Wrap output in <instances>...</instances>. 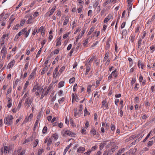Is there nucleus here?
Segmentation results:
<instances>
[{
	"label": "nucleus",
	"mask_w": 155,
	"mask_h": 155,
	"mask_svg": "<svg viewBox=\"0 0 155 155\" xmlns=\"http://www.w3.org/2000/svg\"><path fill=\"white\" fill-rule=\"evenodd\" d=\"M61 134L64 137H66L67 135L72 137H75L76 136L75 134L69 130H65L64 129L61 131Z\"/></svg>",
	"instance_id": "f257e3e1"
},
{
	"label": "nucleus",
	"mask_w": 155,
	"mask_h": 155,
	"mask_svg": "<svg viewBox=\"0 0 155 155\" xmlns=\"http://www.w3.org/2000/svg\"><path fill=\"white\" fill-rule=\"evenodd\" d=\"M13 116L11 115H8L5 117L4 122L5 124L10 126L13 123L12 120L13 119Z\"/></svg>",
	"instance_id": "f03ea898"
},
{
	"label": "nucleus",
	"mask_w": 155,
	"mask_h": 155,
	"mask_svg": "<svg viewBox=\"0 0 155 155\" xmlns=\"http://www.w3.org/2000/svg\"><path fill=\"white\" fill-rule=\"evenodd\" d=\"M101 104V108H103L104 110L109 109L108 102L107 101V99L106 98L102 101Z\"/></svg>",
	"instance_id": "7ed1b4c3"
},
{
	"label": "nucleus",
	"mask_w": 155,
	"mask_h": 155,
	"mask_svg": "<svg viewBox=\"0 0 155 155\" xmlns=\"http://www.w3.org/2000/svg\"><path fill=\"white\" fill-rule=\"evenodd\" d=\"M32 100L29 97H27L25 99V105L27 109H28L29 108L32 102Z\"/></svg>",
	"instance_id": "20e7f679"
},
{
	"label": "nucleus",
	"mask_w": 155,
	"mask_h": 155,
	"mask_svg": "<svg viewBox=\"0 0 155 155\" xmlns=\"http://www.w3.org/2000/svg\"><path fill=\"white\" fill-rule=\"evenodd\" d=\"M1 52L3 54L2 59H5L7 53V49L6 48L5 46L3 47Z\"/></svg>",
	"instance_id": "39448f33"
},
{
	"label": "nucleus",
	"mask_w": 155,
	"mask_h": 155,
	"mask_svg": "<svg viewBox=\"0 0 155 155\" xmlns=\"http://www.w3.org/2000/svg\"><path fill=\"white\" fill-rule=\"evenodd\" d=\"M104 142L105 145V147L107 148L110 147L114 143V142L112 141H104Z\"/></svg>",
	"instance_id": "423d86ee"
},
{
	"label": "nucleus",
	"mask_w": 155,
	"mask_h": 155,
	"mask_svg": "<svg viewBox=\"0 0 155 155\" xmlns=\"http://www.w3.org/2000/svg\"><path fill=\"white\" fill-rule=\"evenodd\" d=\"M56 6H54L49 12L45 14V15L50 16L52 15L56 10Z\"/></svg>",
	"instance_id": "0eeeda50"
},
{
	"label": "nucleus",
	"mask_w": 155,
	"mask_h": 155,
	"mask_svg": "<svg viewBox=\"0 0 155 155\" xmlns=\"http://www.w3.org/2000/svg\"><path fill=\"white\" fill-rule=\"evenodd\" d=\"M155 142V137H152L149 141L148 142L147 144V146L148 147L152 146Z\"/></svg>",
	"instance_id": "6e6552de"
},
{
	"label": "nucleus",
	"mask_w": 155,
	"mask_h": 155,
	"mask_svg": "<svg viewBox=\"0 0 155 155\" xmlns=\"http://www.w3.org/2000/svg\"><path fill=\"white\" fill-rule=\"evenodd\" d=\"M9 34H5L3 35L2 37L0 39V44L1 45H4L5 43V41H4V39L6 37H8L9 36Z\"/></svg>",
	"instance_id": "1a4fd4ad"
},
{
	"label": "nucleus",
	"mask_w": 155,
	"mask_h": 155,
	"mask_svg": "<svg viewBox=\"0 0 155 155\" xmlns=\"http://www.w3.org/2000/svg\"><path fill=\"white\" fill-rule=\"evenodd\" d=\"M36 70L35 69L32 72L31 74L29 76L28 80H30L31 79H33L34 78V76L36 74Z\"/></svg>",
	"instance_id": "9d476101"
},
{
	"label": "nucleus",
	"mask_w": 155,
	"mask_h": 155,
	"mask_svg": "<svg viewBox=\"0 0 155 155\" xmlns=\"http://www.w3.org/2000/svg\"><path fill=\"white\" fill-rule=\"evenodd\" d=\"M15 61L14 60H11L10 62H9L7 66V68L8 69H10L12 68L15 64Z\"/></svg>",
	"instance_id": "9b49d317"
},
{
	"label": "nucleus",
	"mask_w": 155,
	"mask_h": 155,
	"mask_svg": "<svg viewBox=\"0 0 155 155\" xmlns=\"http://www.w3.org/2000/svg\"><path fill=\"white\" fill-rule=\"evenodd\" d=\"M82 113L77 112V108H75L74 109V116L76 117H78L80 116Z\"/></svg>",
	"instance_id": "f8f14e48"
},
{
	"label": "nucleus",
	"mask_w": 155,
	"mask_h": 155,
	"mask_svg": "<svg viewBox=\"0 0 155 155\" xmlns=\"http://www.w3.org/2000/svg\"><path fill=\"white\" fill-rule=\"evenodd\" d=\"M112 18V16L111 15H108L104 19V22L107 23Z\"/></svg>",
	"instance_id": "ddd939ff"
},
{
	"label": "nucleus",
	"mask_w": 155,
	"mask_h": 155,
	"mask_svg": "<svg viewBox=\"0 0 155 155\" xmlns=\"http://www.w3.org/2000/svg\"><path fill=\"white\" fill-rule=\"evenodd\" d=\"M7 103V107L8 108L11 107L12 105V99L11 98L8 97V98Z\"/></svg>",
	"instance_id": "4468645a"
},
{
	"label": "nucleus",
	"mask_w": 155,
	"mask_h": 155,
	"mask_svg": "<svg viewBox=\"0 0 155 155\" xmlns=\"http://www.w3.org/2000/svg\"><path fill=\"white\" fill-rule=\"evenodd\" d=\"M111 74L112 76L115 78H117L118 75V71H117V69H115L114 71L112 72Z\"/></svg>",
	"instance_id": "2eb2a0df"
},
{
	"label": "nucleus",
	"mask_w": 155,
	"mask_h": 155,
	"mask_svg": "<svg viewBox=\"0 0 155 155\" xmlns=\"http://www.w3.org/2000/svg\"><path fill=\"white\" fill-rule=\"evenodd\" d=\"M90 132L91 135V136H94L96 134V131L94 127H92L91 128V130L90 131Z\"/></svg>",
	"instance_id": "dca6fc26"
},
{
	"label": "nucleus",
	"mask_w": 155,
	"mask_h": 155,
	"mask_svg": "<svg viewBox=\"0 0 155 155\" xmlns=\"http://www.w3.org/2000/svg\"><path fill=\"white\" fill-rule=\"evenodd\" d=\"M65 66H62L59 70L58 73L56 75V76L57 77V76L58 75H60L64 71L65 69Z\"/></svg>",
	"instance_id": "f3484780"
},
{
	"label": "nucleus",
	"mask_w": 155,
	"mask_h": 155,
	"mask_svg": "<svg viewBox=\"0 0 155 155\" xmlns=\"http://www.w3.org/2000/svg\"><path fill=\"white\" fill-rule=\"evenodd\" d=\"M28 19L26 21L27 24H31L32 23V16L31 15H28Z\"/></svg>",
	"instance_id": "a211bd4d"
},
{
	"label": "nucleus",
	"mask_w": 155,
	"mask_h": 155,
	"mask_svg": "<svg viewBox=\"0 0 155 155\" xmlns=\"http://www.w3.org/2000/svg\"><path fill=\"white\" fill-rule=\"evenodd\" d=\"M61 37L60 36L59 38L57 39V42L56 44V46H59L61 45Z\"/></svg>",
	"instance_id": "6ab92c4d"
},
{
	"label": "nucleus",
	"mask_w": 155,
	"mask_h": 155,
	"mask_svg": "<svg viewBox=\"0 0 155 155\" xmlns=\"http://www.w3.org/2000/svg\"><path fill=\"white\" fill-rule=\"evenodd\" d=\"M35 86V87L36 90L37 91H41L43 89L42 87L41 86H39L38 83H37Z\"/></svg>",
	"instance_id": "aec40b11"
},
{
	"label": "nucleus",
	"mask_w": 155,
	"mask_h": 155,
	"mask_svg": "<svg viewBox=\"0 0 155 155\" xmlns=\"http://www.w3.org/2000/svg\"><path fill=\"white\" fill-rule=\"evenodd\" d=\"M69 21V18L67 17H66L65 18L64 20V22L63 23V25L64 26H65L67 25V24L68 23Z\"/></svg>",
	"instance_id": "412c9836"
},
{
	"label": "nucleus",
	"mask_w": 155,
	"mask_h": 155,
	"mask_svg": "<svg viewBox=\"0 0 155 155\" xmlns=\"http://www.w3.org/2000/svg\"><path fill=\"white\" fill-rule=\"evenodd\" d=\"M125 148H123L121 149H120L118 151L117 153L115 155H121V154L124 152L125 151Z\"/></svg>",
	"instance_id": "4be33fe9"
},
{
	"label": "nucleus",
	"mask_w": 155,
	"mask_h": 155,
	"mask_svg": "<svg viewBox=\"0 0 155 155\" xmlns=\"http://www.w3.org/2000/svg\"><path fill=\"white\" fill-rule=\"evenodd\" d=\"M59 66H57L55 68V70H54V71L53 72V77L54 78L56 77V76H55V75L57 73L58 71V68H59Z\"/></svg>",
	"instance_id": "5701e85b"
},
{
	"label": "nucleus",
	"mask_w": 155,
	"mask_h": 155,
	"mask_svg": "<svg viewBox=\"0 0 155 155\" xmlns=\"http://www.w3.org/2000/svg\"><path fill=\"white\" fill-rule=\"evenodd\" d=\"M23 34L25 35V38H27L29 35L27 32V28H25L23 29Z\"/></svg>",
	"instance_id": "b1692460"
},
{
	"label": "nucleus",
	"mask_w": 155,
	"mask_h": 155,
	"mask_svg": "<svg viewBox=\"0 0 155 155\" xmlns=\"http://www.w3.org/2000/svg\"><path fill=\"white\" fill-rule=\"evenodd\" d=\"M86 66V71L89 72L91 69V65L90 64H88L87 63L85 64Z\"/></svg>",
	"instance_id": "393cba45"
},
{
	"label": "nucleus",
	"mask_w": 155,
	"mask_h": 155,
	"mask_svg": "<svg viewBox=\"0 0 155 155\" xmlns=\"http://www.w3.org/2000/svg\"><path fill=\"white\" fill-rule=\"evenodd\" d=\"M71 145L72 144L71 143L70 144L67 146L64 149V152L63 153L64 155L66 154V153L67 152L70 147L71 146Z\"/></svg>",
	"instance_id": "a878e982"
},
{
	"label": "nucleus",
	"mask_w": 155,
	"mask_h": 155,
	"mask_svg": "<svg viewBox=\"0 0 155 155\" xmlns=\"http://www.w3.org/2000/svg\"><path fill=\"white\" fill-rule=\"evenodd\" d=\"M58 135L57 133H56L55 134H53L52 136L51 137L53 139H54V140L55 141L56 140L58 139Z\"/></svg>",
	"instance_id": "bb28decb"
},
{
	"label": "nucleus",
	"mask_w": 155,
	"mask_h": 155,
	"mask_svg": "<svg viewBox=\"0 0 155 155\" xmlns=\"http://www.w3.org/2000/svg\"><path fill=\"white\" fill-rule=\"evenodd\" d=\"M109 53L108 52H107L106 53L105 56L103 60V61H105L108 59V58L109 57Z\"/></svg>",
	"instance_id": "cd10ccee"
},
{
	"label": "nucleus",
	"mask_w": 155,
	"mask_h": 155,
	"mask_svg": "<svg viewBox=\"0 0 155 155\" xmlns=\"http://www.w3.org/2000/svg\"><path fill=\"white\" fill-rule=\"evenodd\" d=\"M117 147L116 145H115V144L114 143V144L112 146L110 150L112 152V153H113L114 152L115 149L117 148Z\"/></svg>",
	"instance_id": "c85d7f7f"
},
{
	"label": "nucleus",
	"mask_w": 155,
	"mask_h": 155,
	"mask_svg": "<svg viewBox=\"0 0 155 155\" xmlns=\"http://www.w3.org/2000/svg\"><path fill=\"white\" fill-rule=\"evenodd\" d=\"M85 150V148L84 147H80L77 150V152L78 153H80L81 151H84Z\"/></svg>",
	"instance_id": "c756f323"
},
{
	"label": "nucleus",
	"mask_w": 155,
	"mask_h": 155,
	"mask_svg": "<svg viewBox=\"0 0 155 155\" xmlns=\"http://www.w3.org/2000/svg\"><path fill=\"white\" fill-rule=\"evenodd\" d=\"M64 81H61L59 82L58 84V87L60 88L63 87L64 85Z\"/></svg>",
	"instance_id": "7c9ffc66"
},
{
	"label": "nucleus",
	"mask_w": 155,
	"mask_h": 155,
	"mask_svg": "<svg viewBox=\"0 0 155 155\" xmlns=\"http://www.w3.org/2000/svg\"><path fill=\"white\" fill-rule=\"evenodd\" d=\"M135 37V35H131L129 39L130 40V41L132 43H133L134 41V38Z\"/></svg>",
	"instance_id": "2f4dec72"
},
{
	"label": "nucleus",
	"mask_w": 155,
	"mask_h": 155,
	"mask_svg": "<svg viewBox=\"0 0 155 155\" xmlns=\"http://www.w3.org/2000/svg\"><path fill=\"white\" fill-rule=\"evenodd\" d=\"M96 33H97V34L96 35V37H97L100 35V32L99 31H96L94 33V34L92 35L91 37L92 38V37H94V36L95 35V34H96Z\"/></svg>",
	"instance_id": "473e14b6"
},
{
	"label": "nucleus",
	"mask_w": 155,
	"mask_h": 155,
	"mask_svg": "<svg viewBox=\"0 0 155 155\" xmlns=\"http://www.w3.org/2000/svg\"><path fill=\"white\" fill-rule=\"evenodd\" d=\"M34 139L33 137V136H31L29 138H28L27 139H26L25 140V143H26L29 141H32Z\"/></svg>",
	"instance_id": "72a5a7b5"
},
{
	"label": "nucleus",
	"mask_w": 155,
	"mask_h": 155,
	"mask_svg": "<svg viewBox=\"0 0 155 155\" xmlns=\"http://www.w3.org/2000/svg\"><path fill=\"white\" fill-rule=\"evenodd\" d=\"M94 28H95L94 27H91V28H90V31L88 33L87 35H90L94 31Z\"/></svg>",
	"instance_id": "f704fd0d"
},
{
	"label": "nucleus",
	"mask_w": 155,
	"mask_h": 155,
	"mask_svg": "<svg viewBox=\"0 0 155 155\" xmlns=\"http://www.w3.org/2000/svg\"><path fill=\"white\" fill-rule=\"evenodd\" d=\"M29 81H27L26 82V83L25 84L24 87L23 88V90H24V91H25L26 89L28 87V86L29 85Z\"/></svg>",
	"instance_id": "c9c22d12"
},
{
	"label": "nucleus",
	"mask_w": 155,
	"mask_h": 155,
	"mask_svg": "<svg viewBox=\"0 0 155 155\" xmlns=\"http://www.w3.org/2000/svg\"><path fill=\"white\" fill-rule=\"evenodd\" d=\"M41 35L42 36H43L45 35V31L44 30V27L43 26H42L41 27Z\"/></svg>",
	"instance_id": "e433bc0d"
},
{
	"label": "nucleus",
	"mask_w": 155,
	"mask_h": 155,
	"mask_svg": "<svg viewBox=\"0 0 155 155\" xmlns=\"http://www.w3.org/2000/svg\"><path fill=\"white\" fill-rule=\"evenodd\" d=\"M64 97H62L60 98L58 100V102L60 104H62L63 103V102L64 101Z\"/></svg>",
	"instance_id": "4c0bfd02"
},
{
	"label": "nucleus",
	"mask_w": 155,
	"mask_h": 155,
	"mask_svg": "<svg viewBox=\"0 0 155 155\" xmlns=\"http://www.w3.org/2000/svg\"><path fill=\"white\" fill-rule=\"evenodd\" d=\"M42 115V113L41 111L38 114L37 116V120H38L39 121V120L40 119L41 116Z\"/></svg>",
	"instance_id": "58836bf2"
},
{
	"label": "nucleus",
	"mask_w": 155,
	"mask_h": 155,
	"mask_svg": "<svg viewBox=\"0 0 155 155\" xmlns=\"http://www.w3.org/2000/svg\"><path fill=\"white\" fill-rule=\"evenodd\" d=\"M52 143V141L51 139L50 138H49L48 141V143L47 144V146H49Z\"/></svg>",
	"instance_id": "ea45409f"
},
{
	"label": "nucleus",
	"mask_w": 155,
	"mask_h": 155,
	"mask_svg": "<svg viewBox=\"0 0 155 155\" xmlns=\"http://www.w3.org/2000/svg\"><path fill=\"white\" fill-rule=\"evenodd\" d=\"M29 62L27 61V62H26V64H25L24 68V69L23 70V71H24L25 70H26L28 68V67L29 65Z\"/></svg>",
	"instance_id": "a19ab883"
},
{
	"label": "nucleus",
	"mask_w": 155,
	"mask_h": 155,
	"mask_svg": "<svg viewBox=\"0 0 155 155\" xmlns=\"http://www.w3.org/2000/svg\"><path fill=\"white\" fill-rule=\"evenodd\" d=\"M18 151V153H19L18 155H24L25 153V150H22V151L20 153V150H19ZM18 153V152H17V153Z\"/></svg>",
	"instance_id": "79ce46f5"
},
{
	"label": "nucleus",
	"mask_w": 155,
	"mask_h": 155,
	"mask_svg": "<svg viewBox=\"0 0 155 155\" xmlns=\"http://www.w3.org/2000/svg\"><path fill=\"white\" fill-rule=\"evenodd\" d=\"M47 131V127L46 126H45L42 130V132L43 134H45L46 133Z\"/></svg>",
	"instance_id": "37998d69"
},
{
	"label": "nucleus",
	"mask_w": 155,
	"mask_h": 155,
	"mask_svg": "<svg viewBox=\"0 0 155 155\" xmlns=\"http://www.w3.org/2000/svg\"><path fill=\"white\" fill-rule=\"evenodd\" d=\"M75 81V78L74 77H72L69 80V82L70 84H71Z\"/></svg>",
	"instance_id": "c03bdc74"
},
{
	"label": "nucleus",
	"mask_w": 155,
	"mask_h": 155,
	"mask_svg": "<svg viewBox=\"0 0 155 155\" xmlns=\"http://www.w3.org/2000/svg\"><path fill=\"white\" fill-rule=\"evenodd\" d=\"M31 121V120H29V119L28 118V117H26L25 118V119L24 120L22 124H25V123L27 122L28 121Z\"/></svg>",
	"instance_id": "a18cd8bd"
},
{
	"label": "nucleus",
	"mask_w": 155,
	"mask_h": 155,
	"mask_svg": "<svg viewBox=\"0 0 155 155\" xmlns=\"http://www.w3.org/2000/svg\"><path fill=\"white\" fill-rule=\"evenodd\" d=\"M38 141H39L38 139H36L35 140V141L33 145L34 147H36L37 146L38 143Z\"/></svg>",
	"instance_id": "49530a36"
},
{
	"label": "nucleus",
	"mask_w": 155,
	"mask_h": 155,
	"mask_svg": "<svg viewBox=\"0 0 155 155\" xmlns=\"http://www.w3.org/2000/svg\"><path fill=\"white\" fill-rule=\"evenodd\" d=\"M111 2L110 0H107L105 1L104 2L103 4V6H105L106 5H107L109 3Z\"/></svg>",
	"instance_id": "de8ad7c7"
},
{
	"label": "nucleus",
	"mask_w": 155,
	"mask_h": 155,
	"mask_svg": "<svg viewBox=\"0 0 155 155\" xmlns=\"http://www.w3.org/2000/svg\"><path fill=\"white\" fill-rule=\"evenodd\" d=\"M59 58L58 56H57L56 57L55 59H54V61H53V62L52 63V64L54 65V64H55L56 63V62H57L58 59Z\"/></svg>",
	"instance_id": "09e8293b"
},
{
	"label": "nucleus",
	"mask_w": 155,
	"mask_h": 155,
	"mask_svg": "<svg viewBox=\"0 0 155 155\" xmlns=\"http://www.w3.org/2000/svg\"><path fill=\"white\" fill-rule=\"evenodd\" d=\"M127 33V31L126 29H124L122 30V36L126 35Z\"/></svg>",
	"instance_id": "8fccbe9b"
},
{
	"label": "nucleus",
	"mask_w": 155,
	"mask_h": 155,
	"mask_svg": "<svg viewBox=\"0 0 155 155\" xmlns=\"http://www.w3.org/2000/svg\"><path fill=\"white\" fill-rule=\"evenodd\" d=\"M140 86L139 84L136 83L135 85V86L134 87V89L136 91H137L139 87Z\"/></svg>",
	"instance_id": "3c124183"
},
{
	"label": "nucleus",
	"mask_w": 155,
	"mask_h": 155,
	"mask_svg": "<svg viewBox=\"0 0 155 155\" xmlns=\"http://www.w3.org/2000/svg\"><path fill=\"white\" fill-rule=\"evenodd\" d=\"M104 146H105V145L104 143V142H103V143H101L100 145V150H102Z\"/></svg>",
	"instance_id": "603ef678"
},
{
	"label": "nucleus",
	"mask_w": 155,
	"mask_h": 155,
	"mask_svg": "<svg viewBox=\"0 0 155 155\" xmlns=\"http://www.w3.org/2000/svg\"><path fill=\"white\" fill-rule=\"evenodd\" d=\"M37 31V27H35L34 29V31L32 33V35H35Z\"/></svg>",
	"instance_id": "864d4df0"
},
{
	"label": "nucleus",
	"mask_w": 155,
	"mask_h": 155,
	"mask_svg": "<svg viewBox=\"0 0 155 155\" xmlns=\"http://www.w3.org/2000/svg\"><path fill=\"white\" fill-rule=\"evenodd\" d=\"M120 104L121 105V107H120V109H122L124 107L123 101L122 99H121L120 100Z\"/></svg>",
	"instance_id": "5fc2aeb1"
},
{
	"label": "nucleus",
	"mask_w": 155,
	"mask_h": 155,
	"mask_svg": "<svg viewBox=\"0 0 155 155\" xmlns=\"http://www.w3.org/2000/svg\"><path fill=\"white\" fill-rule=\"evenodd\" d=\"M26 21V20L25 19H23L21 20L20 22V25L22 26Z\"/></svg>",
	"instance_id": "6e6d98bb"
},
{
	"label": "nucleus",
	"mask_w": 155,
	"mask_h": 155,
	"mask_svg": "<svg viewBox=\"0 0 155 155\" xmlns=\"http://www.w3.org/2000/svg\"><path fill=\"white\" fill-rule=\"evenodd\" d=\"M144 104L145 105V106L146 107H147L148 106H150V103L147 101H145L144 102Z\"/></svg>",
	"instance_id": "4d7b16f0"
},
{
	"label": "nucleus",
	"mask_w": 155,
	"mask_h": 155,
	"mask_svg": "<svg viewBox=\"0 0 155 155\" xmlns=\"http://www.w3.org/2000/svg\"><path fill=\"white\" fill-rule=\"evenodd\" d=\"M99 4V2L98 1L96 2L93 4V7L95 8V9L98 6Z\"/></svg>",
	"instance_id": "13d9d810"
},
{
	"label": "nucleus",
	"mask_w": 155,
	"mask_h": 155,
	"mask_svg": "<svg viewBox=\"0 0 155 155\" xmlns=\"http://www.w3.org/2000/svg\"><path fill=\"white\" fill-rule=\"evenodd\" d=\"M78 2L79 5H80L81 7H82V5L84 3V2L81 0H78Z\"/></svg>",
	"instance_id": "bf43d9fd"
},
{
	"label": "nucleus",
	"mask_w": 155,
	"mask_h": 155,
	"mask_svg": "<svg viewBox=\"0 0 155 155\" xmlns=\"http://www.w3.org/2000/svg\"><path fill=\"white\" fill-rule=\"evenodd\" d=\"M70 34V32H68L67 33L65 34H64L63 35V38H64V39L66 38H67L68 36V35H69Z\"/></svg>",
	"instance_id": "052dcab7"
},
{
	"label": "nucleus",
	"mask_w": 155,
	"mask_h": 155,
	"mask_svg": "<svg viewBox=\"0 0 155 155\" xmlns=\"http://www.w3.org/2000/svg\"><path fill=\"white\" fill-rule=\"evenodd\" d=\"M83 108V106L82 104H81L80 105L79 107V112L80 113L81 112L82 113V110Z\"/></svg>",
	"instance_id": "680f3d73"
},
{
	"label": "nucleus",
	"mask_w": 155,
	"mask_h": 155,
	"mask_svg": "<svg viewBox=\"0 0 155 155\" xmlns=\"http://www.w3.org/2000/svg\"><path fill=\"white\" fill-rule=\"evenodd\" d=\"M92 86L91 85H89L87 88V91L89 93L91 92V88Z\"/></svg>",
	"instance_id": "e2e57ef3"
},
{
	"label": "nucleus",
	"mask_w": 155,
	"mask_h": 155,
	"mask_svg": "<svg viewBox=\"0 0 155 155\" xmlns=\"http://www.w3.org/2000/svg\"><path fill=\"white\" fill-rule=\"evenodd\" d=\"M8 147L7 146H5L4 148V151L5 153H6L7 151H8Z\"/></svg>",
	"instance_id": "0e129e2a"
},
{
	"label": "nucleus",
	"mask_w": 155,
	"mask_h": 155,
	"mask_svg": "<svg viewBox=\"0 0 155 155\" xmlns=\"http://www.w3.org/2000/svg\"><path fill=\"white\" fill-rule=\"evenodd\" d=\"M115 126L113 124H111V130L112 131H114L115 130Z\"/></svg>",
	"instance_id": "69168bd1"
},
{
	"label": "nucleus",
	"mask_w": 155,
	"mask_h": 155,
	"mask_svg": "<svg viewBox=\"0 0 155 155\" xmlns=\"http://www.w3.org/2000/svg\"><path fill=\"white\" fill-rule=\"evenodd\" d=\"M97 148V147L96 146V145H95L94 146H93L92 147L91 149L90 150L91 151V152H92V151H93L94 150H95Z\"/></svg>",
	"instance_id": "338daca9"
},
{
	"label": "nucleus",
	"mask_w": 155,
	"mask_h": 155,
	"mask_svg": "<svg viewBox=\"0 0 155 155\" xmlns=\"http://www.w3.org/2000/svg\"><path fill=\"white\" fill-rule=\"evenodd\" d=\"M91 152L90 150H88L87 151V152H85L84 153V155H89L91 153Z\"/></svg>",
	"instance_id": "774afa93"
}]
</instances>
